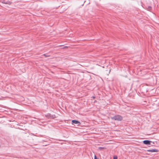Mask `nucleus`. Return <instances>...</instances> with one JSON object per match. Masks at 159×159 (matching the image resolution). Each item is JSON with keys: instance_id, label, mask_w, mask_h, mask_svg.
<instances>
[{"instance_id": "obj_1", "label": "nucleus", "mask_w": 159, "mask_h": 159, "mask_svg": "<svg viewBox=\"0 0 159 159\" xmlns=\"http://www.w3.org/2000/svg\"><path fill=\"white\" fill-rule=\"evenodd\" d=\"M111 118L112 120H117V121H121L123 119V117L120 115H117L114 116L113 117H111Z\"/></svg>"}, {"instance_id": "obj_2", "label": "nucleus", "mask_w": 159, "mask_h": 159, "mask_svg": "<svg viewBox=\"0 0 159 159\" xmlns=\"http://www.w3.org/2000/svg\"><path fill=\"white\" fill-rule=\"evenodd\" d=\"M152 142V141L149 140H145L143 141V143L146 145H149Z\"/></svg>"}, {"instance_id": "obj_3", "label": "nucleus", "mask_w": 159, "mask_h": 159, "mask_svg": "<svg viewBox=\"0 0 159 159\" xmlns=\"http://www.w3.org/2000/svg\"><path fill=\"white\" fill-rule=\"evenodd\" d=\"M147 152H157L158 151V150L157 149H152L148 150L147 151Z\"/></svg>"}, {"instance_id": "obj_4", "label": "nucleus", "mask_w": 159, "mask_h": 159, "mask_svg": "<svg viewBox=\"0 0 159 159\" xmlns=\"http://www.w3.org/2000/svg\"><path fill=\"white\" fill-rule=\"evenodd\" d=\"M72 124H79V125L80 124V122L78 120H73L72 121Z\"/></svg>"}, {"instance_id": "obj_5", "label": "nucleus", "mask_w": 159, "mask_h": 159, "mask_svg": "<svg viewBox=\"0 0 159 159\" xmlns=\"http://www.w3.org/2000/svg\"><path fill=\"white\" fill-rule=\"evenodd\" d=\"M45 116L48 119L51 118V114L48 113L45 115Z\"/></svg>"}, {"instance_id": "obj_6", "label": "nucleus", "mask_w": 159, "mask_h": 159, "mask_svg": "<svg viewBox=\"0 0 159 159\" xmlns=\"http://www.w3.org/2000/svg\"><path fill=\"white\" fill-rule=\"evenodd\" d=\"M56 118V116L55 115H51V118H52V119H54Z\"/></svg>"}, {"instance_id": "obj_7", "label": "nucleus", "mask_w": 159, "mask_h": 159, "mask_svg": "<svg viewBox=\"0 0 159 159\" xmlns=\"http://www.w3.org/2000/svg\"><path fill=\"white\" fill-rule=\"evenodd\" d=\"M98 148L99 150H102V149H105L106 148H105L104 147H99Z\"/></svg>"}, {"instance_id": "obj_8", "label": "nucleus", "mask_w": 159, "mask_h": 159, "mask_svg": "<svg viewBox=\"0 0 159 159\" xmlns=\"http://www.w3.org/2000/svg\"><path fill=\"white\" fill-rule=\"evenodd\" d=\"M43 55L45 56V57H50V55H47L45 54H43Z\"/></svg>"}, {"instance_id": "obj_9", "label": "nucleus", "mask_w": 159, "mask_h": 159, "mask_svg": "<svg viewBox=\"0 0 159 159\" xmlns=\"http://www.w3.org/2000/svg\"><path fill=\"white\" fill-rule=\"evenodd\" d=\"M148 9L149 11L151 10H152V7H150V6L148 7Z\"/></svg>"}, {"instance_id": "obj_10", "label": "nucleus", "mask_w": 159, "mask_h": 159, "mask_svg": "<svg viewBox=\"0 0 159 159\" xmlns=\"http://www.w3.org/2000/svg\"><path fill=\"white\" fill-rule=\"evenodd\" d=\"M113 159H117V156H114Z\"/></svg>"}, {"instance_id": "obj_11", "label": "nucleus", "mask_w": 159, "mask_h": 159, "mask_svg": "<svg viewBox=\"0 0 159 159\" xmlns=\"http://www.w3.org/2000/svg\"><path fill=\"white\" fill-rule=\"evenodd\" d=\"M94 157V159H98V158H97V157H96V155H95Z\"/></svg>"}, {"instance_id": "obj_12", "label": "nucleus", "mask_w": 159, "mask_h": 159, "mask_svg": "<svg viewBox=\"0 0 159 159\" xmlns=\"http://www.w3.org/2000/svg\"><path fill=\"white\" fill-rule=\"evenodd\" d=\"M63 48H67L68 47L67 46H66L64 47Z\"/></svg>"}, {"instance_id": "obj_13", "label": "nucleus", "mask_w": 159, "mask_h": 159, "mask_svg": "<svg viewBox=\"0 0 159 159\" xmlns=\"http://www.w3.org/2000/svg\"><path fill=\"white\" fill-rule=\"evenodd\" d=\"M92 98H93V99H94L95 98V97L94 96H93Z\"/></svg>"}]
</instances>
